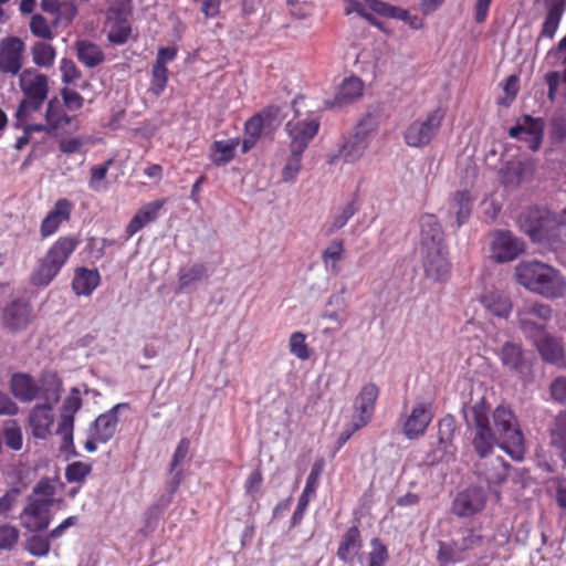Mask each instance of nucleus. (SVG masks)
Returning a JSON list of instances; mask_svg holds the SVG:
<instances>
[{"mask_svg":"<svg viewBox=\"0 0 566 566\" xmlns=\"http://www.w3.org/2000/svg\"><path fill=\"white\" fill-rule=\"evenodd\" d=\"M493 427L490 423L489 408L484 400L470 408L465 416L471 443L476 454L484 459L490 455L497 444L513 460L524 458V436L513 410L509 406L499 405L492 412Z\"/></svg>","mask_w":566,"mask_h":566,"instance_id":"obj_1","label":"nucleus"},{"mask_svg":"<svg viewBox=\"0 0 566 566\" xmlns=\"http://www.w3.org/2000/svg\"><path fill=\"white\" fill-rule=\"evenodd\" d=\"M516 281L525 289L555 300L566 294V280L551 265L538 261L521 262L515 269Z\"/></svg>","mask_w":566,"mask_h":566,"instance_id":"obj_2","label":"nucleus"},{"mask_svg":"<svg viewBox=\"0 0 566 566\" xmlns=\"http://www.w3.org/2000/svg\"><path fill=\"white\" fill-rule=\"evenodd\" d=\"M80 243V239L75 235L60 237L40 259L31 275V283L35 286H48L67 263Z\"/></svg>","mask_w":566,"mask_h":566,"instance_id":"obj_3","label":"nucleus"},{"mask_svg":"<svg viewBox=\"0 0 566 566\" xmlns=\"http://www.w3.org/2000/svg\"><path fill=\"white\" fill-rule=\"evenodd\" d=\"M19 86L24 97L15 113L17 126L23 125L42 107L49 95V77L34 67H28L19 74Z\"/></svg>","mask_w":566,"mask_h":566,"instance_id":"obj_4","label":"nucleus"},{"mask_svg":"<svg viewBox=\"0 0 566 566\" xmlns=\"http://www.w3.org/2000/svg\"><path fill=\"white\" fill-rule=\"evenodd\" d=\"M61 385L55 384L46 390H43V403H36L29 413L28 423L32 436L44 440L52 433L54 424L53 406L60 399Z\"/></svg>","mask_w":566,"mask_h":566,"instance_id":"obj_5","label":"nucleus"},{"mask_svg":"<svg viewBox=\"0 0 566 566\" xmlns=\"http://www.w3.org/2000/svg\"><path fill=\"white\" fill-rule=\"evenodd\" d=\"M446 112L437 107L429 112L424 118H418L410 123L403 132V140L409 147L422 148L429 145L438 135Z\"/></svg>","mask_w":566,"mask_h":566,"instance_id":"obj_6","label":"nucleus"},{"mask_svg":"<svg viewBox=\"0 0 566 566\" xmlns=\"http://www.w3.org/2000/svg\"><path fill=\"white\" fill-rule=\"evenodd\" d=\"M375 129L376 122L374 117L371 115L365 116L357 124L354 133L343 144L338 154L331 157L329 163L333 164L338 157L350 164L358 161L369 147L371 133Z\"/></svg>","mask_w":566,"mask_h":566,"instance_id":"obj_7","label":"nucleus"},{"mask_svg":"<svg viewBox=\"0 0 566 566\" xmlns=\"http://www.w3.org/2000/svg\"><path fill=\"white\" fill-rule=\"evenodd\" d=\"M520 221L522 230L535 242L548 240L557 229L556 216L546 209H528Z\"/></svg>","mask_w":566,"mask_h":566,"instance_id":"obj_8","label":"nucleus"},{"mask_svg":"<svg viewBox=\"0 0 566 566\" xmlns=\"http://www.w3.org/2000/svg\"><path fill=\"white\" fill-rule=\"evenodd\" d=\"M551 317V306L538 302L524 303L517 310L518 327L528 339L544 332Z\"/></svg>","mask_w":566,"mask_h":566,"instance_id":"obj_9","label":"nucleus"},{"mask_svg":"<svg viewBox=\"0 0 566 566\" xmlns=\"http://www.w3.org/2000/svg\"><path fill=\"white\" fill-rule=\"evenodd\" d=\"M25 45L17 36H8L0 41V72L6 75H18L23 70Z\"/></svg>","mask_w":566,"mask_h":566,"instance_id":"obj_10","label":"nucleus"},{"mask_svg":"<svg viewBox=\"0 0 566 566\" xmlns=\"http://www.w3.org/2000/svg\"><path fill=\"white\" fill-rule=\"evenodd\" d=\"M51 505L52 502L50 500L30 496L21 513L22 526L34 533L46 530L51 522Z\"/></svg>","mask_w":566,"mask_h":566,"instance_id":"obj_11","label":"nucleus"},{"mask_svg":"<svg viewBox=\"0 0 566 566\" xmlns=\"http://www.w3.org/2000/svg\"><path fill=\"white\" fill-rule=\"evenodd\" d=\"M497 356L502 366L511 373L522 377L532 373V360L527 357L522 344L506 342L500 348Z\"/></svg>","mask_w":566,"mask_h":566,"instance_id":"obj_12","label":"nucleus"},{"mask_svg":"<svg viewBox=\"0 0 566 566\" xmlns=\"http://www.w3.org/2000/svg\"><path fill=\"white\" fill-rule=\"evenodd\" d=\"M55 384L60 382L55 377H52L48 386L44 385V379H42V385L39 386L31 375L15 373L11 377L10 389L12 395L21 402H31L36 398H43V390H46Z\"/></svg>","mask_w":566,"mask_h":566,"instance_id":"obj_13","label":"nucleus"},{"mask_svg":"<svg viewBox=\"0 0 566 566\" xmlns=\"http://www.w3.org/2000/svg\"><path fill=\"white\" fill-rule=\"evenodd\" d=\"M432 418L433 411L431 402L422 401L416 403L410 413L401 418L403 434L410 440L418 439L424 434Z\"/></svg>","mask_w":566,"mask_h":566,"instance_id":"obj_14","label":"nucleus"},{"mask_svg":"<svg viewBox=\"0 0 566 566\" xmlns=\"http://www.w3.org/2000/svg\"><path fill=\"white\" fill-rule=\"evenodd\" d=\"M486 493L478 486L467 488L459 492L452 502V513L459 517H470L483 511Z\"/></svg>","mask_w":566,"mask_h":566,"instance_id":"obj_15","label":"nucleus"},{"mask_svg":"<svg viewBox=\"0 0 566 566\" xmlns=\"http://www.w3.org/2000/svg\"><path fill=\"white\" fill-rule=\"evenodd\" d=\"M380 390L374 382L364 385L354 400L353 419L358 427H366L373 419Z\"/></svg>","mask_w":566,"mask_h":566,"instance_id":"obj_16","label":"nucleus"},{"mask_svg":"<svg viewBox=\"0 0 566 566\" xmlns=\"http://www.w3.org/2000/svg\"><path fill=\"white\" fill-rule=\"evenodd\" d=\"M107 39L112 44H125L130 34L132 25L129 22V11L124 7H112L107 12Z\"/></svg>","mask_w":566,"mask_h":566,"instance_id":"obj_17","label":"nucleus"},{"mask_svg":"<svg viewBox=\"0 0 566 566\" xmlns=\"http://www.w3.org/2000/svg\"><path fill=\"white\" fill-rule=\"evenodd\" d=\"M74 203L67 198H60L40 224V235L45 239L56 233L62 223L70 221Z\"/></svg>","mask_w":566,"mask_h":566,"instance_id":"obj_18","label":"nucleus"},{"mask_svg":"<svg viewBox=\"0 0 566 566\" xmlns=\"http://www.w3.org/2000/svg\"><path fill=\"white\" fill-rule=\"evenodd\" d=\"M319 123L315 119L311 120H290L285 129L291 139L290 150L304 153L310 142L316 136Z\"/></svg>","mask_w":566,"mask_h":566,"instance_id":"obj_19","label":"nucleus"},{"mask_svg":"<svg viewBox=\"0 0 566 566\" xmlns=\"http://www.w3.org/2000/svg\"><path fill=\"white\" fill-rule=\"evenodd\" d=\"M524 134L523 139L527 143L531 150L539 149L544 136V122L542 118H534L531 115H524L522 120L509 129L512 138H520Z\"/></svg>","mask_w":566,"mask_h":566,"instance_id":"obj_20","label":"nucleus"},{"mask_svg":"<svg viewBox=\"0 0 566 566\" xmlns=\"http://www.w3.org/2000/svg\"><path fill=\"white\" fill-rule=\"evenodd\" d=\"M279 113L277 107H268L262 112L250 117L244 125V138L242 142V153L245 154L252 149L262 135L265 125H270Z\"/></svg>","mask_w":566,"mask_h":566,"instance_id":"obj_21","label":"nucleus"},{"mask_svg":"<svg viewBox=\"0 0 566 566\" xmlns=\"http://www.w3.org/2000/svg\"><path fill=\"white\" fill-rule=\"evenodd\" d=\"M423 269L428 277L434 281H447L450 276L451 264L448 259V248L421 251Z\"/></svg>","mask_w":566,"mask_h":566,"instance_id":"obj_22","label":"nucleus"},{"mask_svg":"<svg viewBox=\"0 0 566 566\" xmlns=\"http://www.w3.org/2000/svg\"><path fill=\"white\" fill-rule=\"evenodd\" d=\"M324 467L325 461L323 458L316 459L315 462L313 463L311 472L306 480L305 488L298 497L296 509L292 515L291 522L293 526L298 525L302 522L305 511L311 501V496L314 495L316 492Z\"/></svg>","mask_w":566,"mask_h":566,"instance_id":"obj_23","label":"nucleus"},{"mask_svg":"<svg viewBox=\"0 0 566 566\" xmlns=\"http://www.w3.org/2000/svg\"><path fill=\"white\" fill-rule=\"evenodd\" d=\"M492 256L499 263L516 259L523 251L524 244L509 231L495 233L492 242Z\"/></svg>","mask_w":566,"mask_h":566,"instance_id":"obj_24","label":"nucleus"},{"mask_svg":"<svg viewBox=\"0 0 566 566\" xmlns=\"http://www.w3.org/2000/svg\"><path fill=\"white\" fill-rule=\"evenodd\" d=\"M534 347L537 349L541 358L552 365H560L565 359V350L560 339L546 333L545 331L530 338Z\"/></svg>","mask_w":566,"mask_h":566,"instance_id":"obj_25","label":"nucleus"},{"mask_svg":"<svg viewBox=\"0 0 566 566\" xmlns=\"http://www.w3.org/2000/svg\"><path fill=\"white\" fill-rule=\"evenodd\" d=\"M127 407V403H117L95 419L90 427V432L95 434V440H98L101 443H106L115 436L118 426L117 411L120 408Z\"/></svg>","mask_w":566,"mask_h":566,"instance_id":"obj_26","label":"nucleus"},{"mask_svg":"<svg viewBox=\"0 0 566 566\" xmlns=\"http://www.w3.org/2000/svg\"><path fill=\"white\" fill-rule=\"evenodd\" d=\"M421 251L447 247L444 233L437 217L424 214L420 218Z\"/></svg>","mask_w":566,"mask_h":566,"instance_id":"obj_27","label":"nucleus"},{"mask_svg":"<svg viewBox=\"0 0 566 566\" xmlns=\"http://www.w3.org/2000/svg\"><path fill=\"white\" fill-rule=\"evenodd\" d=\"M165 203L166 199H159L142 206L126 227V239H130L148 223L155 222Z\"/></svg>","mask_w":566,"mask_h":566,"instance_id":"obj_28","label":"nucleus"},{"mask_svg":"<svg viewBox=\"0 0 566 566\" xmlns=\"http://www.w3.org/2000/svg\"><path fill=\"white\" fill-rule=\"evenodd\" d=\"M31 306L21 301H13L3 310V325L12 331L18 332L25 328L31 321Z\"/></svg>","mask_w":566,"mask_h":566,"instance_id":"obj_29","label":"nucleus"},{"mask_svg":"<svg viewBox=\"0 0 566 566\" xmlns=\"http://www.w3.org/2000/svg\"><path fill=\"white\" fill-rule=\"evenodd\" d=\"M361 548L363 537L360 530L357 525H353L343 534L336 555L340 562L350 564L354 562Z\"/></svg>","mask_w":566,"mask_h":566,"instance_id":"obj_30","label":"nucleus"},{"mask_svg":"<svg viewBox=\"0 0 566 566\" xmlns=\"http://www.w3.org/2000/svg\"><path fill=\"white\" fill-rule=\"evenodd\" d=\"M101 283L97 269L77 268L72 280V290L78 296H90Z\"/></svg>","mask_w":566,"mask_h":566,"instance_id":"obj_31","label":"nucleus"},{"mask_svg":"<svg viewBox=\"0 0 566 566\" xmlns=\"http://www.w3.org/2000/svg\"><path fill=\"white\" fill-rule=\"evenodd\" d=\"M566 0H548L546 3L547 12L543 22L541 32L537 38V42L543 39H553L559 23L562 21L563 13L565 11Z\"/></svg>","mask_w":566,"mask_h":566,"instance_id":"obj_32","label":"nucleus"},{"mask_svg":"<svg viewBox=\"0 0 566 566\" xmlns=\"http://www.w3.org/2000/svg\"><path fill=\"white\" fill-rule=\"evenodd\" d=\"M471 210L472 198L470 192L467 190L457 191L449 203L450 214L455 216V220L451 223V227L459 229L462 224H464L470 218Z\"/></svg>","mask_w":566,"mask_h":566,"instance_id":"obj_33","label":"nucleus"},{"mask_svg":"<svg viewBox=\"0 0 566 566\" xmlns=\"http://www.w3.org/2000/svg\"><path fill=\"white\" fill-rule=\"evenodd\" d=\"M239 144V138L214 140L210 146V160L217 167L226 166L234 158Z\"/></svg>","mask_w":566,"mask_h":566,"instance_id":"obj_34","label":"nucleus"},{"mask_svg":"<svg viewBox=\"0 0 566 566\" xmlns=\"http://www.w3.org/2000/svg\"><path fill=\"white\" fill-rule=\"evenodd\" d=\"M483 306L493 315L507 318L512 311L510 297L501 291H490L481 297Z\"/></svg>","mask_w":566,"mask_h":566,"instance_id":"obj_35","label":"nucleus"},{"mask_svg":"<svg viewBox=\"0 0 566 566\" xmlns=\"http://www.w3.org/2000/svg\"><path fill=\"white\" fill-rule=\"evenodd\" d=\"M75 49L77 60L88 69L96 67L105 61V54L96 43L81 40L76 42Z\"/></svg>","mask_w":566,"mask_h":566,"instance_id":"obj_36","label":"nucleus"},{"mask_svg":"<svg viewBox=\"0 0 566 566\" xmlns=\"http://www.w3.org/2000/svg\"><path fill=\"white\" fill-rule=\"evenodd\" d=\"M364 82L357 76L345 78L335 95V104L343 106L350 104L363 96Z\"/></svg>","mask_w":566,"mask_h":566,"instance_id":"obj_37","label":"nucleus"},{"mask_svg":"<svg viewBox=\"0 0 566 566\" xmlns=\"http://www.w3.org/2000/svg\"><path fill=\"white\" fill-rule=\"evenodd\" d=\"M551 443L559 451V457L566 465V410L556 415L549 429Z\"/></svg>","mask_w":566,"mask_h":566,"instance_id":"obj_38","label":"nucleus"},{"mask_svg":"<svg viewBox=\"0 0 566 566\" xmlns=\"http://www.w3.org/2000/svg\"><path fill=\"white\" fill-rule=\"evenodd\" d=\"M476 468L479 474L484 478L489 485H497L506 480L507 464L500 457L491 460L490 463L478 464Z\"/></svg>","mask_w":566,"mask_h":566,"instance_id":"obj_39","label":"nucleus"},{"mask_svg":"<svg viewBox=\"0 0 566 566\" xmlns=\"http://www.w3.org/2000/svg\"><path fill=\"white\" fill-rule=\"evenodd\" d=\"M45 119L50 129L55 130L71 125L73 117L69 116L56 98L48 103Z\"/></svg>","mask_w":566,"mask_h":566,"instance_id":"obj_40","label":"nucleus"},{"mask_svg":"<svg viewBox=\"0 0 566 566\" xmlns=\"http://www.w3.org/2000/svg\"><path fill=\"white\" fill-rule=\"evenodd\" d=\"M364 2L373 12L381 17L397 19L403 22L406 19H409V11L403 8L392 6L381 0H364Z\"/></svg>","mask_w":566,"mask_h":566,"instance_id":"obj_41","label":"nucleus"},{"mask_svg":"<svg viewBox=\"0 0 566 566\" xmlns=\"http://www.w3.org/2000/svg\"><path fill=\"white\" fill-rule=\"evenodd\" d=\"M345 258L344 241L340 239L333 240L322 253V261L325 265L331 264V271L334 274L339 272V262Z\"/></svg>","mask_w":566,"mask_h":566,"instance_id":"obj_42","label":"nucleus"},{"mask_svg":"<svg viewBox=\"0 0 566 566\" xmlns=\"http://www.w3.org/2000/svg\"><path fill=\"white\" fill-rule=\"evenodd\" d=\"M33 63L40 67H51L54 64L56 51L46 42H35L31 48Z\"/></svg>","mask_w":566,"mask_h":566,"instance_id":"obj_43","label":"nucleus"},{"mask_svg":"<svg viewBox=\"0 0 566 566\" xmlns=\"http://www.w3.org/2000/svg\"><path fill=\"white\" fill-rule=\"evenodd\" d=\"M526 171V165L516 161V163H509L502 170H501V182L505 187H518L522 181L524 180V175Z\"/></svg>","mask_w":566,"mask_h":566,"instance_id":"obj_44","label":"nucleus"},{"mask_svg":"<svg viewBox=\"0 0 566 566\" xmlns=\"http://www.w3.org/2000/svg\"><path fill=\"white\" fill-rule=\"evenodd\" d=\"M207 277V269L203 264L196 263L187 269H180L178 274L179 287L186 289L191 284Z\"/></svg>","mask_w":566,"mask_h":566,"instance_id":"obj_45","label":"nucleus"},{"mask_svg":"<svg viewBox=\"0 0 566 566\" xmlns=\"http://www.w3.org/2000/svg\"><path fill=\"white\" fill-rule=\"evenodd\" d=\"M112 165H113V159H108L103 165L93 166L91 168L88 187L92 190L99 192V191L106 189V187H107L106 176H107L108 169Z\"/></svg>","mask_w":566,"mask_h":566,"instance_id":"obj_46","label":"nucleus"},{"mask_svg":"<svg viewBox=\"0 0 566 566\" xmlns=\"http://www.w3.org/2000/svg\"><path fill=\"white\" fill-rule=\"evenodd\" d=\"M371 551L368 553V566H386L389 559L387 546L380 538L375 537L370 541Z\"/></svg>","mask_w":566,"mask_h":566,"instance_id":"obj_47","label":"nucleus"},{"mask_svg":"<svg viewBox=\"0 0 566 566\" xmlns=\"http://www.w3.org/2000/svg\"><path fill=\"white\" fill-rule=\"evenodd\" d=\"M437 559L440 566H447L449 564L460 563L464 559V556L460 553L454 541L448 544H440Z\"/></svg>","mask_w":566,"mask_h":566,"instance_id":"obj_48","label":"nucleus"},{"mask_svg":"<svg viewBox=\"0 0 566 566\" xmlns=\"http://www.w3.org/2000/svg\"><path fill=\"white\" fill-rule=\"evenodd\" d=\"M78 13L77 6L73 0L62 1L57 6V10L51 13L56 23L71 24Z\"/></svg>","mask_w":566,"mask_h":566,"instance_id":"obj_49","label":"nucleus"},{"mask_svg":"<svg viewBox=\"0 0 566 566\" xmlns=\"http://www.w3.org/2000/svg\"><path fill=\"white\" fill-rule=\"evenodd\" d=\"M291 354L301 360H307L311 357V350L306 344V335L302 332H294L289 339Z\"/></svg>","mask_w":566,"mask_h":566,"instance_id":"obj_50","label":"nucleus"},{"mask_svg":"<svg viewBox=\"0 0 566 566\" xmlns=\"http://www.w3.org/2000/svg\"><path fill=\"white\" fill-rule=\"evenodd\" d=\"M51 548L50 537L43 535H32L25 542V549L35 557H44Z\"/></svg>","mask_w":566,"mask_h":566,"instance_id":"obj_51","label":"nucleus"},{"mask_svg":"<svg viewBox=\"0 0 566 566\" xmlns=\"http://www.w3.org/2000/svg\"><path fill=\"white\" fill-rule=\"evenodd\" d=\"M92 465L81 461L70 463L65 469V479L70 483H81L91 474Z\"/></svg>","mask_w":566,"mask_h":566,"instance_id":"obj_52","label":"nucleus"},{"mask_svg":"<svg viewBox=\"0 0 566 566\" xmlns=\"http://www.w3.org/2000/svg\"><path fill=\"white\" fill-rule=\"evenodd\" d=\"M455 419L452 415L444 416L438 423L439 443L446 449L454 437Z\"/></svg>","mask_w":566,"mask_h":566,"instance_id":"obj_53","label":"nucleus"},{"mask_svg":"<svg viewBox=\"0 0 566 566\" xmlns=\"http://www.w3.org/2000/svg\"><path fill=\"white\" fill-rule=\"evenodd\" d=\"M3 438L6 446L13 450L19 451L23 446V437L20 426L17 421H10L3 429Z\"/></svg>","mask_w":566,"mask_h":566,"instance_id":"obj_54","label":"nucleus"},{"mask_svg":"<svg viewBox=\"0 0 566 566\" xmlns=\"http://www.w3.org/2000/svg\"><path fill=\"white\" fill-rule=\"evenodd\" d=\"M483 542V536L474 531L473 528L465 530L463 532V536L460 539H454L457 547L459 548L462 556L464 554L478 546H481Z\"/></svg>","mask_w":566,"mask_h":566,"instance_id":"obj_55","label":"nucleus"},{"mask_svg":"<svg viewBox=\"0 0 566 566\" xmlns=\"http://www.w3.org/2000/svg\"><path fill=\"white\" fill-rule=\"evenodd\" d=\"M285 166L282 170V179L286 182L294 181L302 167L303 153L290 150Z\"/></svg>","mask_w":566,"mask_h":566,"instance_id":"obj_56","label":"nucleus"},{"mask_svg":"<svg viewBox=\"0 0 566 566\" xmlns=\"http://www.w3.org/2000/svg\"><path fill=\"white\" fill-rule=\"evenodd\" d=\"M168 83V69L167 66L153 65L150 92L155 96H159L166 88Z\"/></svg>","mask_w":566,"mask_h":566,"instance_id":"obj_57","label":"nucleus"},{"mask_svg":"<svg viewBox=\"0 0 566 566\" xmlns=\"http://www.w3.org/2000/svg\"><path fill=\"white\" fill-rule=\"evenodd\" d=\"M61 80L65 85L75 84L82 77V72L73 60L63 57L60 63Z\"/></svg>","mask_w":566,"mask_h":566,"instance_id":"obj_58","label":"nucleus"},{"mask_svg":"<svg viewBox=\"0 0 566 566\" xmlns=\"http://www.w3.org/2000/svg\"><path fill=\"white\" fill-rule=\"evenodd\" d=\"M357 209L355 207L354 201L348 202L338 214L334 216L333 221L328 229L326 230V234L331 235L334 232L342 229L348 220L356 213Z\"/></svg>","mask_w":566,"mask_h":566,"instance_id":"obj_59","label":"nucleus"},{"mask_svg":"<svg viewBox=\"0 0 566 566\" xmlns=\"http://www.w3.org/2000/svg\"><path fill=\"white\" fill-rule=\"evenodd\" d=\"M30 30L33 35L44 39L51 40L53 38V32L46 21V19L41 14H34L30 21Z\"/></svg>","mask_w":566,"mask_h":566,"instance_id":"obj_60","label":"nucleus"},{"mask_svg":"<svg viewBox=\"0 0 566 566\" xmlns=\"http://www.w3.org/2000/svg\"><path fill=\"white\" fill-rule=\"evenodd\" d=\"M263 482V474L261 468L253 470L244 482V492L253 500L259 494Z\"/></svg>","mask_w":566,"mask_h":566,"instance_id":"obj_61","label":"nucleus"},{"mask_svg":"<svg viewBox=\"0 0 566 566\" xmlns=\"http://www.w3.org/2000/svg\"><path fill=\"white\" fill-rule=\"evenodd\" d=\"M61 96L65 107L71 112L80 111L84 105L83 96L72 88H62Z\"/></svg>","mask_w":566,"mask_h":566,"instance_id":"obj_62","label":"nucleus"},{"mask_svg":"<svg viewBox=\"0 0 566 566\" xmlns=\"http://www.w3.org/2000/svg\"><path fill=\"white\" fill-rule=\"evenodd\" d=\"M19 531L11 525L0 526V549H11L18 543Z\"/></svg>","mask_w":566,"mask_h":566,"instance_id":"obj_63","label":"nucleus"},{"mask_svg":"<svg viewBox=\"0 0 566 566\" xmlns=\"http://www.w3.org/2000/svg\"><path fill=\"white\" fill-rule=\"evenodd\" d=\"M549 394L554 401L566 405V376H558L551 382Z\"/></svg>","mask_w":566,"mask_h":566,"instance_id":"obj_64","label":"nucleus"}]
</instances>
